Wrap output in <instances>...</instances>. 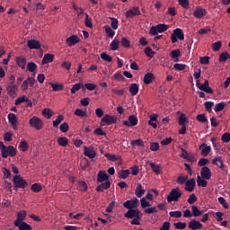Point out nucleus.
<instances>
[{
  "mask_svg": "<svg viewBox=\"0 0 230 230\" xmlns=\"http://www.w3.org/2000/svg\"><path fill=\"white\" fill-rule=\"evenodd\" d=\"M0 151L3 159L15 157L17 155V149L13 146H5L3 141H0Z\"/></svg>",
  "mask_w": 230,
  "mask_h": 230,
  "instance_id": "nucleus-1",
  "label": "nucleus"
},
{
  "mask_svg": "<svg viewBox=\"0 0 230 230\" xmlns=\"http://www.w3.org/2000/svg\"><path fill=\"white\" fill-rule=\"evenodd\" d=\"M182 197V192L179 187L172 189L168 196L167 202L170 204L171 202H179V199Z\"/></svg>",
  "mask_w": 230,
  "mask_h": 230,
  "instance_id": "nucleus-2",
  "label": "nucleus"
},
{
  "mask_svg": "<svg viewBox=\"0 0 230 230\" xmlns=\"http://www.w3.org/2000/svg\"><path fill=\"white\" fill-rule=\"evenodd\" d=\"M13 190L15 191H18L19 189L24 190L26 186H28V181L26 180L22 179L21 175H15L13 178Z\"/></svg>",
  "mask_w": 230,
  "mask_h": 230,
  "instance_id": "nucleus-3",
  "label": "nucleus"
},
{
  "mask_svg": "<svg viewBox=\"0 0 230 230\" xmlns=\"http://www.w3.org/2000/svg\"><path fill=\"white\" fill-rule=\"evenodd\" d=\"M29 125L35 130H41L42 127H44V122L40 118L34 116L29 119Z\"/></svg>",
  "mask_w": 230,
  "mask_h": 230,
  "instance_id": "nucleus-4",
  "label": "nucleus"
},
{
  "mask_svg": "<svg viewBox=\"0 0 230 230\" xmlns=\"http://www.w3.org/2000/svg\"><path fill=\"white\" fill-rule=\"evenodd\" d=\"M196 85L199 91H202L203 93H207V94H213V89L209 87V81L206 80L204 84H200V81H196Z\"/></svg>",
  "mask_w": 230,
  "mask_h": 230,
  "instance_id": "nucleus-5",
  "label": "nucleus"
},
{
  "mask_svg": "<svg viewBox=\"0 0 230 230\" xmlns=\"http://www.w3.org/2000/svg\"><path fill=\"white\" fill-rule=\"evenodd\" d=\"M212 164L215 166H217L219 170H222L223 172H227V165L224 164V161L222 160V157L217 155L212 160Z\"/></svg>",
  "mask_w": 230,
  "mask_h": 230,
  "instance_id": "nucleus-6",
  "label": "nucleus"
},
{
  "mask_svg": "<svg viewBox=\"0 0 230 230\" xmlns=\"http://www.w3.org/2000/svg\"><path fill=\"white\" fill-rule=\"evenodd\" d=\"M139 15H141V10H139L138 6H134L126 12L127 19H133V17L139 16Z\"/></svg>",
  "mask_w": 230,
  "mask_h": 230,
  "instance_id": "nucleus-7",
  "label": "nucleus"
},
{
  "mask_svg": "<svg viewBox=\"0 0 230 230\" xmlns=\"http://www.w3.org/2000/svg\"><path fill=\"white\" fill-rule=\"evenodd\" d=\"M118 119L114 116L106 114L101 120V125L103 127V125H105V123H107V125H113L114 123H117Z\"/></svg>",
  "mask_w": 230,
  "mask_h": 230,
  "instance_id": "nucleus-8",
  "label": "nucleus"
},
{
  "mask_svg": "<svg viewBox=\"0 0 230 230\" xmlns=\"http://www.w3.org/2000/svg\"><path fill=\"white\" fill-rule=\"evenodd\" d=\"M128 119V120L122 121V125H124V127H136V125H137V116L129 115Z\"/></svg>",
  "mask_w": 230,
  "mask_h": 230,
  "instance_id": "nucleus-9",
  "label": "nucleus"
},
{
  "mask_svg": "<svg viewBox=\"0 0 230 230\" xmlns=\"http://www.w3.org/2000/svg\"><path fill=\"white\" fill-rule=\"evenodd\" d=\"M139 202V199L137 198H134L133 199L127 200L123 203L124 208L126 209H136L137 208V203Z\"/></svg>",
  "mask_w": 230,
  "mask_h": 230,
  "instance_id": "nucleus-10",
  "label": "nucleus"
},
{
  "mask_svg": "<svg viewBox=\"0 0 230 230\" xmlns=\"http://www.w3.org/2000/svg\"><path fill=\"white\" fill-rule=\"evenodd\" d=\"M208 14V11L205 8L198 6L195 11L193 12V16L196 19H202V17H206Z\"/></svg>",
  "mask_w": 230,
  "mask_h": 230,
  "instance_id": "nucleus-11",
  "label": "nucleus"
},
{
  "mask_svg": "<svg viewBox=\"0 0 230 230\" xmlns=\"http://www.w3.org/2000/svg\"><path fill=\"white\" fill-rule=\"evenodd\" d=\"M195 186H197V182L195 181V179L187 180L185 182V191H189V193H191L193 190H195Z\"/></svg>",
  "mask_w": 230,
  "mask_h": 230,
  "instance_id": "nucleus-12",
  "label": "nucleus"
},
{
  "mask_svg": "<svg viewBox=\"0 0 230 230\" xmlns=\"http://www.w3.org/2000/svg\"><path fill=\"white\" fill-rule=\"evenodd\" d=\"M200 175L202 179L206 181H209L211 179V169L209 167L204 166L201 168Z\"/></svg>",
  "mask_w": 230,
  "mask_h": 230,
  "instance_id": "nucleus-13",
  "label": "nucleus"
},
{
  "mask_svg": "<svg viewBox=\"0 0 230 230\" xmlns=\"http://www.w3.org/2000/svg\"><path fill=\"white\" fill-rule=\"evenodd\" d=\"M141 215V212L138 209H128L126 214H124L125 218H136L137 217H139Z\"/></svg>",
  "mask_w": 230,
  "mask_h": 230,
  "instance_id": "nucleus-14",
  "label": "nucleus"
},
{
  "mask_svg": "<svg viewBox=\"0 0 230 230\" xmlns=\"http://www.w3.org/2000/svg\"><path fill=\"white\" fill-rule=\"evenodd\" d=\"M203 225L202 223H200V221H197L196 219H191L189 222V229L191 230H199V229H202Z\"/></svg>",
  "mask_w": 230,
  "mask_h": 230,
  "instance_id": "nucleus-15",
  "label": "nucleus"
},
{
  "mask_svg": "<svg viewBox=\"0 0 230 230\" xmlns=\"http://www.w3.org/2000/svg\"><path fill=\"white\" fill-rule=\"evenodd\" d=\"M26 220V211L21 210L17 213L16 220L14 221V226H19V224Z\"/></svg>",
  "mask_w": 230,
  "mask_h": 230,
  "instance_id": "nucleus-16",
  "label": "nucleus"
},
{
  "mask_svg": "<svg viewBox=\"0 0 230 230\" xmlns=\"http://www.w3.org/2000/svg\"><path fill=\"white\" fill-rule=\"evenodd\" d=\"M17 89H19V86L17 84H8L6 87L7 93L13 98H15V96H17V93H15Z\"/></svg>",
  "mask_w": 230,
  "mask_h": 230,
  "instance_id": "nucleus-17",
  "label": "nucleus"
},
{
  "mask_svg": "<svg viewBox=\"0 0 230 230\" xmlns=\"http://www.w3.org/2000/svg\"><path fill=\"white\" fill-rule=\"evenodd\" d=\"M27 46L30 49H40V41L37 40H29L27 41Z\"/></svg>",
  "mask_w": 230,
  "mask_h": 230,
  "instance_id": "nucleus-18",
  "label": "nucleus"
},
{
  "mask_svg": "<svg viewBox=\"0 0 230 230\" xmlns=\"http://www.w3.org/2000/svg\"><path fill=\"white\" fill-rule=\"evenodd\" d=\"M66 42L69 47L75 46V44H78V42H80V38H78V36L76 35H72L66 38Z\"/></svg>",
  "mask_w": 230,
  "mask_h": 230,
  "instance_id": "nucleus-19",
  "label": "nucleus"
},
{
  "mask_svg": "<svg viewBox=\"0 0 230 230\" xmlns=\"http://www.w3.org/2000/svg\"><path fill=\"white\" fill-rule=\"evenodd\" d=\"M199 150L201 151V155H203V157H208L211 152V147L206 143H203L199 146Z\"/></svg>",
  "mask_w": 230,
  "mask_h": 230,
  "instance_id": "nucleus-20",
  "label": "nucleus"
},
{
  "mask_svg": "<svg viewBox=\"0 0 230 230\" xmlns=\"http://www.w3.org/2000/svg\"><path fill=\"white\" fill-rule=\"evenodd\" d=\"M109 181V174L105 171H100L97 174V182H107Z\"/></svg>",
  "mask_w": 230,
  "mask_h": 230,
  "instance_id": "nucleus-21",
  "label": "nucleus"
},
{
  "mask_svg": "<svg viewBox=\"0 0 230 230\" xmlns=\"http://www.w3.org/2000/svg\"><path fill=\"white\" fill-rule=\"evenodd\" d=\"M84 155L85 157H89V159H94V157H96V151H94V147L84 146Z\"/></svg>",
  "mask_w": 230,
  "mask_h": 230,
  "instance_id": "nucleus-22",
  "label": "nucleus"
},
{
  "mask_svg": "<svg viewBox=\"0 0 230 230\" xmlns=\"http://www.w3.org/2000/svg\"><path fill=\"white\" fill-rule=\"evenodd\" d=\"M8 119L13 130H17V116L15 115V113H9Z\"/></svg>",
  "mask_w": 230,
  "mask_h": 230,
  "instance_id": "nucleus-23",
  "label": "nucleus"
},
{
  "mask_svg": "<svg viewBox=\"0 0 230 230\" xmlns=\"http://www.w3.org/2000/svg\"><path fill=\"white\" fill-rule=\"evenodd\" d=\"M109 188H111V181L101 182V184L96 187V191L103 192L105 190H109Z\"/></svg>",
  "mask_w": 230,
  "mask_h": 230,
  "instance_id": "nucleus-24",
  "label": "nucleus"
},
{
  "mask_svg": "<svg viewBox=\"0 0 230 230\" xmlns=\"http://www.w3.org/2000/svg\"><path fill=\"white\" fill-rule=\"evenodd\" d=\"M145 193H146V190L143 189V185H141V183H138L135 190V195H137V199H141Z\"/></svg>",
  "mask_w": 230,
  "mask_h": 230,
  "instance_id": "nucleus-25",
  "label": "nucleus"
},
{
  "mask_svg": "<svg viewBox=\"0 0 230 230\" xmlns=\"http://www.w3.org/2000/svg\"><path fill=\"white\" fill-rule=\"evenodd\" d=\"M154 80H155V76L150 72L144 75V84H146V85H150Z\"/></svg>",
  "mask_w": 230,
  "mask_h": 230,
  "instance_id": "nucleus-26",
  "label": "nucleus"
},
{
  "mask_svg": "<svg viewBox=\"0 0 230 230\" xmlns=\"http://www.w3.org/2000/svg\"><path fill=\"white\" fill-rule=\"evenodd\" d=\"M129 93L131 96H136L139 93V84L133 83L129 85Z\"/></svg>",
  "mask_w": 230,
  "mask_h": 230,
  "instance_id": "nucleus-27",
  "label": "nucleus"
},
{
  "mask_svg": "<svg viewBox=\"0 0 230 230\" xmlns=\"http://www.w3.org/2000/svg\"><path fill=\"white\" fill-rule=\"evenodd\" d=\"M15 227H18L19 230H32L33 228L31 227V226H30L28 223L26 222H22V223H18V225H14Z\"/></svg>",
  "mask_w": 230,
  "mask_h": 230,
  "instance_id": "nucleus-28",
  "label": "nucleus"
},
{
  "mask_svg": "<svg viewBox=\"0 0 230 230\" xmlns=\"http://www.w3.org/2000/svg\"><path fill=\"white\" fill-rule=\"evenodd\" d=\"M171 58H172L173 62L179 61V57H181V50L180 49H173L170 53Z\"/></svg>",
  "mask_w": 230,
  "mask_h": 230,
  "instance_id": "nucleus-29",
  "label": "nucleus"
},
{
  "mask_svg": "<svg viewBox=\"0 0 230 230\" xmlns=\"http://www.w3.org/2000/svg\"><path fill=\"white\" fill-rule=\"evenodd\" d=\"M54 58H55V56L53 54H45L41 61V64L43 65L50 64V62H53Z\"/></svg>",
  "mask_w": 230,
  "mask_h": 230,
  "instance_id": "nucleus-30",
  "label": "nucleus"
},
{
  "mask_svg": "<svg viewBox=\"0 0 230 230\" xmlns=\"http://www.w3.org/2000/svg\"><path fill=\"white\" fill-rule=\"evenodd\" d=\"M149 118L148 125L153 127V128H157V114L150 115Z\"/></svg>",
  "mask_w": 230,
  "mask_h": 230,
  "instance_id": "nucleus-31",
  "label": "nucleus"
},
{
  "mask_svg": "<svg viewBox=\"0 0 230 230\" xmlns=\"http://www.w3.org/2000/svg\"><path fill=\"white\" fill-rule=\"evenodd\" d=\"M192 217H200V215H204V210L199 209V207L193 205L191 207Z\"/></svg>",
  "mask_w": 230,
  "mask_h": 230,
  "instance_id": "nucleus-32",
  "label": "nucleus"
},
{
  "mask_svg": "<svg viewBox=\"0 0 230 230\" xmlns=\"http://www.w3.org/2000/svg\"><path fill=\"white\" fill-rule=\"evenodd\" d=\"M49 85H51V87L55 93L58 92V91H64V84H62L49 83Z\"/></svg>",
  "mask_w": 230,
  "mask_h": 230,
  "instance_id": "nucleus-33",
  "label": "nucleus"
},
{
  "mask_svg": "<svg viewBox=\"0 0 230 230\" xmlns=\"http://www.w3.org/2000/svg\"><path fill=\"white\" fill-rule=\"evenodd\" d=\"M172 34H174L180 40H184V32L182 31V29L176 28Z\"/></svg>",
  "mask_w": 230,
  "mask_h": 230,
  "instance_id": "nucleus-34",
  "label": "nucleus"
},
{
  "mask_svg": "<svg viewBox=\"0 0 230 230\" xmlns=\"http://www.w3.org/2000/svg\"><path fill=\"white\" fill-rule=\"evenodd\" d=\"M42 116L44 118H47V119H51V117L53 116V111H51V109L49 108H45L41 111Z\"/></svg>",
  "mask_w": 230,
  "mask_h": 230,
  "instance_id": "nucleus-35",
  "label": "nucleus"
},
{
  "mask_svg": "<svg viewBox=\"0 0 230 230\" xmlns=\"http://www.w3.org/2000/svg\"><path fill=\"white\" fill-rule=\"evenodd\" d=\"M29 148L30 145L28 144V142H26V140L20 142L19 149L21 150V152H28Z\"/></svg>",
  "mask_w": 230,
  "mask_h": 230,
  "instance_id": "nucleus-36",
  "label": "nucleus"
},
{
  "mask_svg": "<svg viewBox=\"0 0 230 230\" xmlns=\"http://www.w3.org/2000/svg\"><path fill=\"white\" fill-rule=\"evenodd\" d=\"M16 64L19 67H22V69H25L26 68V58H17Z\"/></svg>",
  "mask_w": 230,
  "mask_h": 230,
  "instance_id": "nucleus-37",
  "label": "nucleus"
},
{
  "mask_svg": "<svg viewBox=\"0 0 230 230\" xmlns=\"http://www.w3.org/2000/svg\"><path fill=\"white\" fill-rule=\"evenodd\" d=\"M197 184L201 188H206L208 186V181L206 179L200 177L199 175L197 176Z\"/></svg>",
  "mask_w": 230,
  "mask_h": 230,
  "instance_id": "nucleus-38",
  "label": "nucleus"
},
{
  "mask_svg": "<svg viewBox=\"0 0 230 230\" xmlns=\"http://www.w3.org/2000/svg\"><path fill=\"white\" fill-rule=\"evenodd\" d=\"M149 166L154 172V173H156V175H159L161 173V165H157L154 163H150Z\"/></svg>",
  "mask_w": 230,
  "mask_h": 230,
  "instance_id": "nucleus-39",
  "label": "nucleus"
},
{
  "mask_svg": "<svg viewBox=\"0 0 230 230\" xmlns=\"http://www.w3.org/2000/svg\"><path fill=\"white\" fill-rule=\"evenodd\" d=\"M31 190L34 193H40L42 191V185L40 183H34L31 185Z\"/></svg>",
  "mask_w": 230,
  "mask_h": 230,
  "instance_id": "nucleus-40",
  "label": "nucleus"
},
{
  "mask_svg": "<svg viewBox=\"0 0 230 230\" xmlns=\"http://www.w3.org/2000/svg\"><path fill=\"white\" fill-rule=\"evenodd\" d=\"M69 143V139L66 137H60L58 138V145L59 146H66Z\"/></svg>",
  "mask_w": 230,
  "mask_h": 230,
  "instance_id": "nucleus-41",
  "label": "nucleus"
},
{
  "mask_svg": "<svg viewBox=\"0 0 230 230\" xmlns=\"http://www.w3.org/2000/svg\"><path fill=\"white\" fill-rule=\"evenodd\" d=\"M110 48L111 51H116L119 49V40H113L110 45Z\"/></svg>",
  "mask_w": 230,
  "mask_h": 230,
  "instance_id": "nucleus-42",
  "label": "nucleus"
},
{
  "mask_svg": "<svg viewBox=\"0 0 230 230\" xmlns=\"http://www.w3.org/2000/svg\"><path fill=\"white\" fill-rule=\"evenodd\" d=\"M77 184H78V190L80 191H84V192L87 191V189H88L87 182H85L84 181H79Z\"/></svg>",
  "mask_w": 230,
  "mask_h": 230,
  "instance_id": "nucleus-43",
  "label": "nucleus"
},
{
  "mask_svg": "<svg viewBox=\"0 0 230 230\" xmlns=\"http://www.w3.org/2000/svg\"><path fill=\"white\" fill-rule=\"evenodd\" d=\"M178 119L179 125L181 126H186V123H188V117H186V114L184 113H181Z\"/></svg>",
  "mask_w": 230,
  "mask_h": 230,
  "instance_id": "nucleus-44",
  "label": "nucleus"
},
{
  "mask_svg": "<svg viewBox=\"0 0 230 230\" xmlns=\"http://www.w3.org/2000/svg\"><path fill=\"white\" fill-rule=\"evenodd\" d=\"M64 121V115H58L55 120H53V127L55 128H58V125Z\"/></svg>",
  "mask_w": 230,
  "mask_h": 230,
  "instance_id": "nucleus-45",
  "label": "nucleus"
},
{
  "mask_svg": "<svg viewBox=\"0 0 230 230\" xmlns=\"http://www.w3.org/2000/svg\"><path fill=\"white\" fill-rule=\"evenodd\" d=\"M229 58H230L229 52L225 51V52L220 54L219 62H226V61L229 60Z\"/></svg>",
  "mask_w": 230,
  "mask_h": 230,
  "instance_id": "nucleus-46",
  "label": "nucleus"
},
{
  "mask_svg": "<svg viewBox=\"0 0 230 230\" xmlns=\"http://www.w3.org/2000/svg\"><path fill=\"white\" fill-rule=\"evenodd\" d=\"M226 102H219L217 104H216L214 111L215 112H220L221 111H224V109H226Z\"/></svg>",
  "mask_w": 230,
  "mask_h": 230,
  "instance_id": "nucleus-47",
  "label": "nucleus"
},
{
  "mask_svg": "<svg viewBox=\"0 0 230 230\" xmlns=\"http://www.w3.org/2000/svg\"><path fill=\"white\" fill-rule=\"evenodd\" d=\"M104 156L106 157V159H108V161H112V162L119 161V156L112 155V154L107 153L104 155Z\"/></svg>",
  "mask_w": 230,
  "mask_h": 230,
  "instance_id": "nucleus-48",
  "label": "nucleus"
},
{
  "mask_svg": "<svg viewBox=\"0 0 230 230\" xmlns=\"http://www.w3.org/2000/svg\"><path fill=\"white\" fill-rule=\"evenodd\" d=\"M145 55H146V57H149V58H154V55H155V52L152 50V48L150 47H146L144 50Z\"/></svg>",
  "mask_w": 230,
  "mask_h": 230,
  "instance_id": "nucleus-49",
  "label": "nucleus"
},
{
  "mask_svg": "<svg viewBox=\"0 0 230 230\" xmlns=\"http://www.w3.org/2000/svg\"><path fill=\"white\" fill-rule=\"evenodd\" d=\"M75 115L78 116L79 118H85V116H87V111H85L82 109H76L75 111Z\"/></svg>",
  "mask_w": 230,
  "mask_h": 230,
  "instance_id": "nucleus-50",
  "label": "nucleus"
},
{
  "mask_svg": "<svg viewBox=\"0 0 230 230\" xmlns=\"http://www.w3.org/2000/svg\"><path fill=\"white\" fill-rule=\"evenodd\" d=\"M188 181V175H180L178 176L176 182H178V184H186V181Z\"/></svg>",
  "mask_w": 230,
  "mask_h": 230,
  "instance_id": "nucleus-51",
  "label": "nucleus"
},
{
  "mask_svg": "<svg viewBox=\"0 0 230 230\" xmlns=\"http://www.w3.org/2000/svg\"><path fill=\"white\" fill-rule=\"evenodd\" d=\"M27 69H28V71H30V73H35V71L37 69V64H35L33 62H29L27 64Z\"/></svg>",
  "mask_w": 230,
  "mask_h": 230,
  "instance_id": "nucleus-52",
  "label": "nucleus"
},
{
  "mask_svg": "<svg viewBox=\"0 0 230 230\" xmlns=\"http://www.w3.org/2000/svg\"><path fill=\"white\" fill-rule=\"evenodd\" d=\"M156 28L158 29V33H164V31L168 30L169 26L166 24L160 23L156 25Z\"/></svg>",
  "mask_w": 230,
  "mask_h": 230,
  "instance_id": "nucleus-53",
  "label": "nucleus"
},
{
  "mask_svg": "<svg viewBox=\"0 0 230 230\" xmlns=\"http://www.w3.org/2000/svg\"><path fill=\"white\" fill-rule=\"evenodd\" d=\"M128 175H130L129 170H122L119 172V177H120V179H127Z\"/></svg>",
  "mask_w": 230,
  "mask_h": 230,
  "instance_id": "nucleus-54",
  "label": "nucleus"
},
{
  "mask_svg": "<svg viewBox=\"0 0 230 230\" xmlns=\"http://www.w3.org/2000/svg\"><path fill=\"white\" fill-rule=\"evenodd\" d=\"M101 58L104 60L105 62H112V57H111L109 54L102 52L101 54Z\"/></svg>",
  "mask_w": 230,
  "mask_h": 230,
  "instance_id": "nucleus-55",
  "label": "nucleus"
},
{
  "mask_svg": "<svg viewBox=\"0 0 230 230\" xmlns=\"http://www.w3.org/2000/svg\"><path fill=\"white\" fill-rule=\"evenodd\" d=\"M105 33L108 35V37H111V38L116 35V32L110 26L105 27Z\"/></svg>",
  "mask_w": 230,
  "mask_h": 230,
  "instance_id": "nucleus-56",
  "label": "nucleus"
},
{
  "mask_svg": "<svg viewBox=\"0 0 230 230\" xmlns=\"http://www.w3.org/2000/svg\"><path fill=\"white\" fill-rule=\"evenodd\" d=\"M120 44L121 46H123V48H130V40H128V39H127L126 37H123L121 39Z\"/></svg>",
  "mask_w": 230,
  "mask_h": 230,
  "instance_id": "nucleus-57",
  "label": "nucleus"
},
{
  "mask_svg": "<svg viewBox=\"0 0 230 230\" xmlns=\"http://www.w3.org/2000/svg\"><path fill=\"white\" fill-rule=\"evenodd\" d=\"M220 48H222V41H217L212 44L213 51H220Z\"/></svg>",
  "mask_w": 230,
  "mask_h": 230,
  "instance_id": "nucleus-58",
  "label": "nucleus"
},
{
  "mask_svg": "<svg viewBox=\"0 0 230 230\" xmlns=\"http://www.w3.org/2000/svg\"><path fill=\"white\" fill-rule=\"evenodd\" d=\"M205 105V109L208 112H211L212 109H213V106L215 105V102H206L204 103Z\"/></svg>",
  "mask_w": 230,
  "mask_h": 230,
  "instance_id": "nucleus-59",
  "label": "nucleus"
},
{
  "mask_svg": "<svg viewBox=\"0 0 230 230\" xmlns=\"http://www.w3.org/2000/svg\"><path fill=\"white\" fill-rule=\"evenodd\" d=\"M132 146H145V142L141 139H136L131 142Z\"/></svg>",
  "mask_w": 230,
  "mask_h": 230,
  "instance_id": "nucleus-60",
  "label": "nucleus"
},
{
  "mask_svg": "<svg viewBox=\"0 0 230 230\" xmlns=\"http://www.w3.org/2000/svg\"><path fill=\"white\" fill-rule=\"evenodd\" d=\"M187 202L189 204H195V202H197V196L194 193L190 194L187 199Z\"/></svg>",
  "mask_w": 230,
  "mask_h": 230,
  "instance_id": "nucleus-61",
  "label": "nucleus"
},
{
  "mask_svg": "<svg viewBox=\"0 0 230 230\" xmlns=\"http://www.w3.org/2000/svg\"><path fill=\"white\" fill-rule=\"evenodd\" d=\"M199 63L202 64L203 66H208V64H209V57L205 56V57L199 58Z\"/></svg>",
  "mask_w": 230,
  "mask_h": 230,
  "instance_id": "nucleus-62",
  "label": "nucleus"
},
{
  "mask_svg": "<svg viewBox=\"0 0 230 230\" xmlns=\"http://www.w3.org/2000/svg\"><path fill=\"white\" fill-rule=\"evenodd\" d=\"M221 140L223 141V143H229L230 133L226 132V133L223 134V136L221 137Z\"/></svg>",
  "mask_w": 230,
  "mask_h": 230,
  "instance_id": "nucleus-63",
  "label": "nucleus"
},
{
  "mask_svg": "<svg viewBox=\"0 0 230 230\" xmlns=\"http://www.w3.org/2000/svg\"><path fill=\"white\" fill-rule=\"evenodd\" d=\"M111 26L112 28V30H117L118 29V19L116 18H111Z\"/></svg>",
  "mask_w": 230,
  "mask_h": 230,
  "instance_id": "nucleus-64",
  "label": "nucleus"
}]
</instances>
